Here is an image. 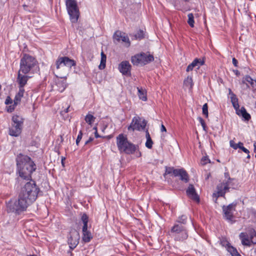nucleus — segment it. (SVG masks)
I'll return each mask as SVG.
<instances>
[{
	"label": "nucleus",
	"instance_id": "nucleus-1",
	"mask_svg": "<svg viewBox=\"0 0 256 256\" xmlns=\"http://www.w3.org/2000/svg\"><path fill=\"white\" fill-rule=\"evenodd\" d=\"M39 192L40 188L34 181L30 180L26 182L22 188L18 200H10L6 202L7 212L20 214L36 200Z\"/></svg>",
	"mask_w": 256,
	"mask_h": 256
},
{
	"label": "nucleus",
	"instance_id": "nucleus-2",
	"mask_svg": "<svg viewBox=\"0 0 256 256\" xmlns=\"http://www.w3.org/2000/svg\"><path fill=\"white\" fill-rule=\"evenodd\" d=\"M16 165L20 176L24 180L32 178V174L36 168V165L28 156L18 154L16 158Z\"/></svg>",
	"mask_w": 256,
	"mask_h": 256
},
{
	"label": "nucleus",
	"instance_id": "nucleus-3",
	"mask_svg": "<svg viewBox=\"0 0 256 256\" xmlns=\"http://www.w3.org/2000/svg\"><path fill=\"white\" fill-rule=\"evenodd\" d=\"M116 144L120 152H124L127 154H134L138 150V146L130 142L126 136L122 134L116 137Z\"/></svg>",
	"mask_w": 256,
	"mask_h": 256
},
{
	"label": "nucleus",
	"instance_id": "nucleus-4",
	"mask_svg": "<svg viewBox=\"0 0 256 256\" xmlns=\"http://www.w3.org/2000/svg\"><path fill=\"white\" fill-rule=\"evenodd\" d=\"M37 62L32 56L28 54H24L20 60V71L24 74H27L36 66Z\"/></svg>",
	"mask_w": 256,
	"mask_h": 256
},
{
	"label": "nucleus",
	"instance_id": "nucleus-5",
	"mask_svg": "<svg viewBox=\"0 0 256 256\" xmlns=\"http://www.w3.org/2000/svg\"><path fill=\"white\" fill-rule=\"evenodd\" d=\"M154 60V56L150 52H142L131 58V62L135 66H144Z\"/></svg>",
	"mask_w": 256,
	"mask_h": 256
},
{
	"label": "nucleus",
	"instance_id": "nucleus-6",
	"mask_svg": "<svg viewBox=\"0 0 256 256\" xmlns=\"http://www.w3.org/2000/svg\"><path fill=\"white\" fill-rule=\"evenodd\" d=\"M12 126L9 128L8 134L12 136H18L22 132L24 119L18 115H14L12 117Z\"/></svg>",
	"mask_w": 256,
	"mask_h": 256
},
{
	"label": "nucleus",
	"instance_id": "nucleus-7",
	"mask_svg": "<svg viewBox=\"0 0 256 256\" xmlns=\"http://www.w3.org/2000/svg\"><path fill=\"white\" fill-rule=\"evenodd\" d=\"M66 3L72 22H76L80 14L76 1V0H66Z\"/></svg>",
	"mask_w": 256,
	"mask_h": 256
},
{
	"label": "nucleus",
	"instance_id": "nucleus-8",
	"mask_svg": "<svg viewBox=\"0 0 256 256\" xmlns=\"http://www.w3.org/2000/svg\"><path fill=\"white\" fill-rule=\"evenodd\" d=\"M170 232L174 234L175 238L178 240L182 241L188 237L186 228L181 224H175L171 228Z\"/></svg>",
	"mask_w": 256,
	"mask_h": 256
},
{
	"label": "nucleus",
	"instance_id": "nucleus-9",
	"mask_svg": "<svg viewBox=\"0 0 256 256\" xmlns=\"http://www.w3.org/2000/svg\"><path fill=\"white\" fill-rule=\"evenodd\" d=\"M147 124V121L140 116H134L132 118L130 125L128 126V130L134 132V130L141 131L145 129Z\"/></svg>",
	"mask_w": 256,
	"mask_h": 256
},
{
	"label": "nucleus",
	"instance_id": "nucleus-10",
	"mask_svg": "<svg viewBox=\"0 0 256 256\" xmlns=\"http://www.w3.org/2000/svg\"><path fill=\"white\" fill-rule=\"evenodd\" d=\"M236 202H232L227 206H223L222 207V212L224 213V218L229 222H234L232 220L234 218V212L236 211Z\"/></svg>",
	"mask_w": 256,
	"mask_h": 256
},
{
	"label": "nucleus",
	"instance_id": "nucleus-11",
	"mask_svg": "<svg viewBox=\"0 0 256 256\" xmlns=\"http://www.w3.org/2000/svg\"><path fill=\"white\" fill-rule=\"evenodd\" d=\"M56 68L58 70L62 67L66 66L70 69L72 66L76 65V62L72 59H70L67 56L60 57L56 62Z\"/></svg>",
	"mask_w": 256,
	"mask_h": 256
},
{
	"label": "nucleus",
	"instance_id": "nucleus-12",
	"mask_svg": "<svg viewBox=\"0 0 256 256\" xmlns=\"http://www.w3.org/2000/svg\"><path fill=\"white\" fill-rule=\"evenodd\" d=\"M216 189L217 193H214L213 196L216 198L220 196L224 197L226 193L228 192L230 189V183L223 182L217 186Z\"/></svg>",
	"mask_w": 256,
	"mask_h": 256
},
{
	"label": "nucleus",
	"instance_id": "nucleus-13",
	"mask_svg": "<svg viewBox=\"0 0 256 256\" xmlns=\"http://www.w3.org/2000/svg\"><path fill=\"white\" fill-rule=\"evenodd\" d=\"M114 42H120V41L127 44V46H130V39L126 34L120 30H116L113 35Z\"/></svg>",
	"mask_w": 256,
	"mask_h": 256
},
{
	"label": "nucleus",
	"instance_id": "nucleus-14",
	"mask_svg": "<svg viewBox=\"0 0 256 256\" xmlns=\"http://www.w3.org/2000/svg\"><path fill=\"white\" fill-rule=\"evenodd\" d=\"M70 234V235L68 238V244L70 248L74 250L78 244L80 236L78 232L76 230L72 231Z\"/></svg>",
	"mask_w": 256,
	"mask_h": 256
},
{
	"label": "nucleus",
	"instance_id": "nucleus-15",
	"mask_svg": "<svg viewBox=\"0 0 256 256\" xmlns=\"http://www.w3.org/2000/svg\"><path fill=\"white\" fill-rule=\"evenodd\" d=\"M131 67L130 62L125 60L122 61L119 64L118 70L123 75L130 76L131 75Z\"/></svg>",
	"mask_w": 256,
	"mask_h": 256
},
{
	"label": "nucleus",
	"instance_id": "nucleus-16",
	"mask_svg": "<svg viewBox=\"0 0 256 256\" xmlns=\"http://www.w3.org/2000/svg\"><path fill=\"white\" fill-rule=\"evenodd\" d=\"M186 193L188 198L198 203L200 202V197L196 194V190L192 184H190L189 185L186 190Z\"/></svg>",
	"mask_w": 256,
	"mask_h": 256
},
{
	"label": "nucleus",
	"instance_id": "nucleus-17",
	"mask_svg": "<svg viewBox=\"0 0 256 256\" xmlns=\"http://www.w3.org/2000/svg\"><path fill=\"white\" fill-rule=\"evenodd\" d=\"M58 75L56 76L57 77L60 78V80H58L56 82V86L58 87V90L62 92L64 90L67 86L66 83V76H63L60 74L58 72H57Z\"/></svg>",
	"mask_w": 256,
	"mask_h": 256
},
{
	"label": "nucleus",
	"instance_id": "nucleus-18",
	"mask_svg": "<svg viewBox=\"0 0 256 256\" xmlns=\"http://www.w3.org/2000/svg\"><path fill=\"white\" fill-rule=\"evenodd\" d=\"M175 172V177H180V179L184 182L186 183L189 180V176L186 170L182 168H178Z\"/></svg>",
	"mask_w": 256,
	"mask_h": 256
},
{
	"label": "nucleus",
	"instance_id": "nucleus-19",
	"mask_svg": "<svg viewBox=\"0 0 256 256\" xmlns=\"http://www.w3.org/2000/svg\"><path fill=\"white\" fill-rule=\"evenodd\" d=\"M20 72L18 70L16 81L19 85L18 88H24V86L27 84L29 77L26 75L21 74Z\"/></svg>",
	"mask_w": 256,
	"mask_h": 256
},
{
	"label": "nucleus",
	"instance_id": "nucleus-20",
	"mask_svg": "<svg viewBox=\"0 0 256 256\" xmlns=\"http://www.w3.org/2000/svg\"><path fill=\"white\" fill-rule=\"evenodd\" d=\"M204 63V61L203 59L195 58L193 62L188 66L186 71H192L196 66H197V68H198L200 66H202Z\"/></svg>",
	"mask_w": 256,
	"mask_h": 256
},
{
	"label": "nucleus",
	"instance_id": "nucleus-21",
	"mask_svg": "<svg viewBox=\"0 0 256 256\" xmlns=\"http://www.w3.org/2000/svg\"><path fill=\"white\" fill-rule=\"evenodd\" d=\"M236 114L240 116H242L245 120H249L250 118V115L247 112L246 108L242 106L240 109L239 108L236 110Z\"/></svg>",
	"mask_w": 256,
	"mask_h": 256
},
{
	"label": "nucleus",
	"instance_id": "nucleus-22",
	"mask_svg": "<svg viewBox=\"0 0 256 256\" xmlns=\"http://www.w3.org/2000/svg\"><path fill=\"white\" fill-rule=\"evenodd\" d=\"M239 237L242 245L249 246L251 245L252 242H251V240L247 233L241 232L239 235Z\"/></svg>",
	"mask_w": 256,
	"mask_h": 256
},
{
	"label": "nucleus",
	"instance_id": "nucleus-23",
	"mask_svg": "<svg viewBox=\"0 0 256 256\" xmlns=\"http://www.w3.org/2000/svg\"><path fill=\"white\" fill-rule=\"evenodd\" d=\"M19 90L18 92L16 94L15 98L14 100V102L15 105H18L20 104L21 98L24 96V88H18Z\"/></svg>",
	"mask_w": 256,
	"mask_h": 256
},
{
	"label": "nucleus",
	"instance_id": "nucleus-24",
	"mask_svg": "<svg viewBox=\"0 0 256 256\" xmlns=\"http://www.w3.org/2000/svg\"><path fill=\"white\" fill-rule=\"evenodd\" d=\"M146 141L145 144L146 146L149 149H151L154 143L148 130L146 131Z\"/></svg>",
	"mask_w": 256,
	"mask_h": 256
},
{
	"label": "nucleus",
	"instance_id": "nucleus-25",
	"mask_svg": "<svg viewBox=\"0 0 256 256\" xmlns=\"http://www.w3.org/2000/svg\"><path fill=\"white\" fill-rule=\"evenodd\" d=\"M227 250L230 253L232 256H241L238 252L237 250L228 244L226 246Z\"/></svg>",
	"mask_w": 256,
	"mask_h": 256
},
{
	"label": "nucleus",
	"instance_id": "nucleus-26",
	"mask_svg": "<svg viewBox=\"0 0 256 256\" xmlns=\"http://www.w3.org/2000/svg\"><path fill=\"white\" fill-rule=\"evenodd\" d=\"M245 81L248 82L252 88H254L256 86V80L252 79L250 76L246 75L244 78L242 83H244Z\"/></svg>",
	"mask_w": 256,
	"mask_h": 256
},
{
	"label": "nucleus",
	"instance_id": "nucleus-27",
	"mask_svg": "<svg viewBox=\"0 0 256 256\" xmlns=\"http://www.w3.org/2000/svg\"><path fill=\"white\" fill-rule=\"evenodd\" d=\"M81 220L83 223L82 232L88 230V218L86 214H84L81 218Z\"/></svg>",
	"mask_w": 256,
	"mask_h": 256
},
{
	"label": "nucleus",
	"instance_id": "nucleus-28",
	"mask_svg": "<svg viewBox=\"0 0 256 256\" xmlns=\"http://www.w3.org/2000/svg\"><path fill=\"white\" fill-rule=\"evenodd\" d=\"M82 240L85 242H88L92 238L91 233L88 230L82 232Z\"/></svg>",
	"mask_w": 256,
	"mask_h": 256
},
{
	"label": "nucleus",
	"instance_id": "nucleus-29",
	"mask_svg": "<svg viewBox=\"0 0 256 256\" xmlns=\"http://www.w3.org/2000/svg\"><path fill=\"white\" fill-rule=\"evenodd\" d=\"M100 55H101L100 64L98 67L100 70H103L106 68V56L104 54V52H102Z\"/></svg>",
	"mask_w": 256,
	"mask_h": 256
},
{
	"label": "nucleus",
	"instance_id": "nucleus-30",
	"mask_svg": "<svg viewBox=\"0 0 256 256\" xmlns=\"http://www.w3.org/2000/svg\"><path fill=\"white\" fill-rule=\"evenodd\" d=\"M230 100L235 110L240 108L238 98L235 94H232V96H230Z\"/></svg>",
	"mask_w": 256,
	"mask_h": 256
},
{
	"label": "nucleus",
	"instance_id": "nucleus-31",
	"mask_svg": "<svg viewBox=\"0 0 256 256\" xmlns=\"http://www.w3.org/2000/svg\"><path fill=\"white\" fill-rule=\"evenodd\" d=\"M250 238L252 244H256V232L254 228H250L248 230Z\"/></svg>",
	"mask_w": 256,
	"mask_h": 256
},
{
	"label": "nucleus",
	"instance_id": "nucleus-32",
	"mask_svg": "<svg viewBox=\"0 0 256 256\" xmlns=\"http://www.w3.org/2000/svg\"><path fill=\"white\" fill-rule=\"evenodd\" d=\"M184 84L185 86L192 88L193 86L192 79V77L188 76L187 78L184 80Z\"/></svg>",
	"mask_w": 256,
	"mask_h": 256
},
{
	"label": "nucleus",
	"instance_id": "nucleus-33",
	"mask_svg": "<svg viewBox=\"0 0 256 256\" xmlns=\"http://www.w3.org/2000/svg\"><path fill=\"white\" fill-rule=\"evenodd\" d=\"M187 217L185 215L179 216L176 220L177 223L181 224H185L186 222Z\"/></svg>",
	"mask_w": 256,
	"mask_h": 256
},
{
	"label": "nucleus",
	"instance_id": "nucleus-34",
	"mask_svg": "<svg viewBox=\"0 0 256 256\" xmlns=\"http://www.w3.org/2000/svg\"><path fill=\"white\" fill-rule=\"evenodd\" d=\"M95 118V117L92 114H88L86 116L85 120L88 124L91 125L92 122H94Z\"/></svg>",
	"mask_w": 256,
	"mask_h": 256
},
{
	"label": "nucleus",
	"instance_id": "nucleus-35",
	"mask_svg": "<svg viewBox=\"0 0 256 256\" xmlns=\"http://www.w3.org/2000/svg\"><path fill=\"white\" fill-rule=\"evenodd\" d=\"M188 24L192 27L193 28L194 26V16L192 13H190L188 14Z\"/></svg>",
	"mask_w": 256,
	"mask_h": 256
},
{
	"label": "nucleus",
	"instance_id": "nucleus-36",
	"mask_svg": "<svg viewBox=\"0 0 256 256\" xmlns=\"http://www.w3.org/2000/svg\"><path fill=\"white\" fill-rule=\"evenodd\" d=\"M136 40H142L144 37V32L142 30H139L134 36Z\"/></svg>",
	"mask_w": 256,
	"mask_h": 256
},
{
	"label": "nucleus",
	"instance_id": "nucleus-37",
	"mask_svg": "<svg viewBox=\"0 0 256 256\" xmlns=\"http://www.w3.org/2000/svg\"><path fill=\"white\" fill-rule=\"evenodd\" d=\"M178 168H174V167H166V174H172L174 176L176 171Z\"/></svg>",
	"mask_w": 256,
	"mask_h": 256
},
{
	"label": "nucleus",
	"instance_id": "nucleus-38",
	"mask_svg": "<svg viewBox=\"0 0 256 256\" xmlns=\"http://www.w3.org/2000/svg\"><path fill=\"white\" fill-rule=\"evenodd\" d=\"M138 92L140 98L144 101L146 100L147 98L144 91L142 90H140L138 88Z\"/></svg>",
	"mask_w": 256,
	"mask_h": 256
},
{
	"label": "nucleus",
	"instance_id": "nucleus-39",
	"mask_svg": "<svg viewBox=\"0 0 256 256\" xmlns=\"http://www.w3.org/2000/svg\"><path fill=\"white\" fill-rule=\"evenodd\" d=\"M202 114L206 118L208 117V105L206 103L204 104L202 106Z\"/></svg>",
	"mask_w": 256,
	"mask_h": 256
},
{
	"label": "nucleus",
	"instance_id": "nucleus-40",
	"mask_svg": "<svg viewBox=\"0 0 256 256\" xmlns=\"http://www.w3.org/2000/svg\"><path fill=\"white\" fill-rule=\"evenodd\" d=\"M210 162V160L208 159L207 156L202 157L200 160V164L202 166L206 165V164Z\"/></svg>",
	"mask_w": 256,
	"mask_h": 256
},
{
	"label": "nucleus",
	"instance_id": "nucleus-41",
	"mask_svg": "<svg viewBox=\"0 0 256 256\" xmlns=\"http://www.w3.org/2000/svg\"><path fill=\"white\" fill-rule=\"evenodd\" d=\"M238 148L242 150L246 154L250 153V151L243 146V144L241 142H238Z\"/></svg>",
	"mask_w": 256,
	"mask_h": 256
},
{
	"label": "nucleus",
	"instance_id": "nucleus-42",
	"mask_svg": "<svg viewBox=\"0 0 256 256\" xmlns=\"http://www.w3.org/2000/svg\"><path fill=\"white\" fill-rule=\"evenodd\" d=\"M234 180H235V179L232 178L230 177H229L228 180L226 182L230 183V188H234L235 185H234V183L232 182Z\"/></svg>",
	"mask_w": 256,
	"mask_h": 256
},
{
	"label": "nucleus",
	"instance_id": "nucleus-43",
	"mask_svg": "<svg viewBox=\"0 0 256 256\" xmlns=\"http://www.w3.org/2000/svg\"><path fill=\"white\" fill-rule=\"evenodd\" d=\"M230 146L234 148V150H236L238 148V143L236 144L232 140H231L230 142Z\"/></svg>",
	"mask_w": 256,
	"mask_h": 256
},
{
	"label": "nucleus",
	"instance_id": "nucleus-44",
	"mask_svg": "<svg viewBox=\"0 0 256 256\" xmlns=\"http://www.w3.org/2000/svg\"><path fill=\"white\" fill-rule=\"evenodd\" d=\"M82 130H80L79 132V134H78L77 136L76 140V144L77 145H78L79 142H80V141L81 140L82 138Z\"/></svg>",
	"mask_w": 256,
	"mask_h": 256
},
{
	"label": "nucleus",
	"instance_id": "nucleus-45",
	"mask_svg": "<svg viewBox=\"0 0 256 256\" xmlns=\"http://www.w3.org/2000/svg\"><path fill=\"white\" fill-rule=\"evenodd\" d=\"M198 120L200 122V123L201 125L202 126L204 130H205L206 128V124L204 120L201 117H199L198 118Z\"/></svg>",
	"mask_w": 256,
	"mask_h": 256
},
{
	"label": "nucleus",
	"instance_id": "nucleus-46",
	"mask_svg": "<svg viewBox=\"0 0 256 256\" xmlns=\"http://www.w3.org/2000/svg\"><path fill=\"white\" fill-rule=\"evenodd\" d=\"M16 105L14 104H14L12 106H9L7 107V112H13L15 108V107Z\"/></svg>",
	"mask_w": 256,
	"mask_h": 256
},
{
	"label": "nucleus",
	"instance_id": "nucleus-47",
	"mask_svg": "<svg viewBox=\"0 0 256 256\" xmlns=\"http://www.w3.org/2000/svg\"><path fill=\"white\" fill-rule=\"evenodd\" d=\"M12 102V98L10 96H8L6 100L5 104H11Z\"/></svg>",
	"mask_w": 256,
	"mask_h": 256
},
{
	"label": "nucleus",
	"instance_id": "nucleus-48",
	"mask_svg": "<svg viewBox=\"0 0 256 256\" xmlns=\"http://www.w3.org/2000/svg\"><path fill=\"white\" fill-rule=\"evenodd\" d=\"M24 8L25 10L28 11L29 12H32L34 11L32 8H30L26 4L23 5Z\"/></svg>",
	"mask_w": 256,
	"mask_h": 256
},
{
	"label": "nucleus",
	"instance_id": "nucleus-49",
	"mask_svg": "<svg viewBox=\"0 0 256 256\" xmlns=\"http://www.w3.org/2000/svg\"><path fill=\"white\" fill-rule=\"evenodd\" d=\"M232 62L234 66H236V67L238 66V61L237 60L236 58H232Z\"/></svg>",
	"mask_w": 256,
	"mask_h": 256
},
{
	"label": "nucleus",
	"instance_id": "nucleus-50",
	"mask_svg": "<svg viewBox=\"0 0 256 256\" xmlns=\"http://www.w3.org/2000/svg\"><path fill=\"white\" fill-rule=\"evenodd\" d=\"M70 106H69L67 108H65L64 110H63L61 112L62 114H63L64 113L66 114V113H67L68 112H70Z\"/></svg>",
	"mask_w": 256,
	"mask_h": 256
},
{
	"label": "nucleus",
	"instance_id": "nucleus-51",
	"mask_svg": "<svg viewBox=\"0 0 256 256\" xmlns=\"http://www.w3.org/2000/svg\"><path fill=\"white\" fill-rule=\"evenodd\" d=\"M94 140V138L90 137L88 140H86L85 142V144H88L90 142H92Z\"/></svg>",
	"mask_w": 256,
	"mask_h": 256
},
{
	"label": "nucleus",
	"instance_id": "nucleus-52",
	"mask_svg": "<svg viewBox=\"0 0 256 256\" xmlns=\"http://www.w3.org/2000/svg\"><path fill=\"white\" fill-rule=\"evenodd\" d=\"M166 128L163 124H162V126H161V131L162 132H166Z\"/></svg>",
	"mask_w": 256,
	"mask_h": 256
},
{
	"label": "nucleus",
	"instance_id": "nucleus-53",
	"mask_svg": "<svg viewBox=\"0 0 256 256\" xmlns=\"http://www.w3.org/2000/svg\"><path fill=\"white\" fill-rule=\"evenodd\" d=\"M94 136L96 138H100L101 137L98 134V132H94Z\"/></svg>",
	"mask_w": 256,
	"mask_h": 256
},
{
	"label": "nucleus",
	"instance_id": "nucleus-54",
	"mask_svg": "<svg viewBox=\"0 0 256 256\" xmlns=\"http://www.w3.org/2000/svg\"><path fill=\"white\" fill-rule=\"evenodd\" d=\"M234 72H235V74H236V75L237 76H239L240 74V72H239V71L238 70H234Z\"/></svg>",
	"mask_w": 256,
	"mask_h": 256
},
{
	"label": "nucleus",
	"instance_id": "nucleus-55",
	"mask_svg": "<svg viewBox=\"0 0 256 256\" xmlns=\"http://www.w3.org/2000/svg\"><path fill=\"white\" fill-rule=\"evenodd\" d=\"M224 176H225V177H226V178H228H228L230 177V176H229V174H228V172H225V173H224Z\"/></svg>",
	"mask_w": 256,
	"mask_h": 256
},
{
	"label": "nucleus",
	"instance_id": "nucleus-56",
	"mask_svg": "<svg viewBox=\"0 0 256 256\" xmlns=\"http://www.w3.org/2000/svg\"><path fill=\"white\" fill-rule=\"evenodd\" d=\"M254 152H256V142L254 144Z\"/></svg>",
	"mask_w": 256,
	"mask_h": 256
},
{
	"label": "nucleus",
	"instance_id": "nucleus-57",
	"mask_svg": "<svg viewBox=\"0 0 256 256\" xmlns=\"http://www.w3.org/2000/svg\"><path fill=\"white\" fill-rule=\"evenodd\" d=\"M229 94L230 95V96H232V94H234L230 89L229 90Z\"/></svg>",
	"mask_w": 256,
	"mask_h": 256
},
{
	"label": "nucleus",
	"instance_id": "nucleus-58",
	"mask_svg": "<svg viewBox=\"0 0 256 256\" xmlns=\"http://www.w3.org/2000/svg\"><path fill=\"white\" fill-rule=\"evenodd\" d=\"M64 160H65V158H62V164L63 166L64 165Z\"/></svg>",
	"mask_w": 256,
	"mask_h": 256
},
{
	"label": "nucleus",
	"instance_id": "nucleus-59",
	"mask_svg": "<svg viewBox=\"0 0 256 256\" xmlns=\"http://www.w3.org/2000/svg\"><path fill=\"white\" fill-rule=\"evenodd\" d=\"M94 130L96 131L95 132H98L97 130V128L96 126L94 127Z\"/></svg>",
	"mask_w": 256,
	"mask_h": 256
},
{
	"label": "nucleus",
	"instance_id": "nucleus-60",
	"mask_svg": "<svg viewBox=\"0 0 256 256\" xmlns=\"http://www.w3.org/2000/svg\"><path fill=\"white\" fill-rule=\"evenodd\" d=\"M139 155L138 156H141V152H138Z\"/></svg>",
	"mask_w": 256,
	"mask_h": 256
},
{
	"label": "nucleus",
	"instance_id": "nucleus-61",
	"mask_svg": "<svg viewBox=\"0 0 256 256\" xmlns=\"http://www.w3.org/2000/svg\"><path fill=\"white\" fill-rule=\"evenodd\" d=\"M247 158H250V156L248 154V156H247Z\"/></svg>",
	"mask_w": 256,
	"mask_h": 256
},
{
	"label": "nucleus",
	"instance_id": "nucleus-62",
	"mask_svg": "<svg viewBox=\"0 0 256 256\" xmlns=\"http://www.w3.org/2000/svg\"><path fill=\"white\" fill-rule=\"evenodd\" d=\"M27 256H34V255H28Z\"/></svg>",
	"mask_w": 256,
	"mask_h": 256
},
{
	"label": "nucleus",
	"instance_id": "nucleus-63",
	"mask_svg": "<svg viewBox=\"0 0 256 256\" xmlns=\"http://www.w3.org/2000/svg\"><path fill=\"white\" fill-rule=\"evenodd\" d=\"M61 139H62V140H63V138H62V136H61Z\"/></svg>",
	"mask_w": 256,
	"mask_h": 256
},
{
	"label": "nucleus",
	"instance_id": "nucleus-64",
	"mask_svg": "<svg viewBox=\"0 0 256 256\" xmlns=\"http://www.w3.org/2000/svg\"><path fill=\"white\" fill-rule=\"evenodd\" d=\"M256 153V152H254Z\"/></svg>",
	"mask_w": 256,
	"mask_h": 256
}]
</instances>
